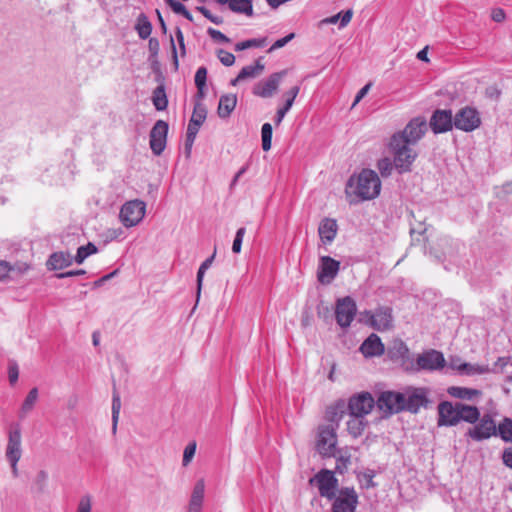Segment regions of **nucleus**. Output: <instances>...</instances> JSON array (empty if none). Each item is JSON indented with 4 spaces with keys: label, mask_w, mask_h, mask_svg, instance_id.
I'll list each match as a JSON object with an SVG mask.
<instances>
[{
    "label": "nucleus",
    "mask_w": 512,
    "mask_h": 512,
    "mask_svg": "<svg viewBox=\"0 0 512 512\" xmlns=\"http://www.w3.org/2000/svg\"><path fill=\"white\" fill-rule=\"evenodd\" d=\"M428 402L425 390L415 388L407 395L395 391L382 392L376 400V407L382 413L383 418H388L402 411L416 414L421 407H426Z\"/></svg>",
    "instance_id": "f257e3e1"
},
{
    "label": "nucleus",
    "mask_w": 512,
    "mask_h": 512,
    "mask_svg": "<svg viewBox=\"0 0 512 512\" xmlns=\"http://www.w3.org/2000/svg\"><path fill=\"white\" fill-rule=\"evenodd\" d=\"M381 191V180L378 174L371 169H362L360 173L349 177L345 193L355 196L358 200L367 201L375 199Z\"/></svg>",
    "instance_id": "f03ea898"
},
{
    "label": "nucleus",
    "mask_w": 512,
    "mask_h": 512,
    "mask_svg": "<svg viewBox=\"0 0 512 512\" xmlns=\"http://www.w3.org/2000/svg\"><path fill=\"white\" fill-rule=\"evenodd\" d=\"M400 135H392L389 142V150L393 155V163L396 170L402 174L411 171V166L418 153Z\"/></svg>",
    "instance_id": "7ed1b4c3"
},
{
    "label": "nucleus",
    "mask_w": 512,
    "mask_h": 512,
    "mask_svg": "<svg viewBox=\"0 0 512 512\" xmlns=\"http://www.w3.org/2000/svg\"><path fill=\"white\" fill-rule=\"evenodd\" d=\"M375 406L376 400L369 392L356 393L348 399V415L365 417Z\"/></svg>",
    "instance_id": "20e7f679"
},
{
    "label": "nucleus",
    "mask_w": 512,
    "mask_h": 512,
    "mask_svg": "<svg viewBox=\"0 0 512 512\" xmlns=\"http://www.w3.org/2000/svg\"><path fill=\"white\" fill-rule=\"evenodd\" d=\"M146 204L141 200L126 202L120 210V220L125 227H133L139 224L145 216Z\"/></svg>",
    "instance_id": "39448f33"
},
{
    "label": "nucleus",
    "mask_w": 512,
    "mask_h": 512,
    "mask_svg": "<svg viewBox=\"0 0 512 512\" xmlns=\"http://www.w3.org/2000/svg\"><path fill=\"white\" fill-rule=\"evenodd\" d=\"M481 125V117L476 108L465 106L454 115V127L464 132H472Z\"/></svg>",
    "instance_id": "423d86ee"
},
{
    "label": "nucleus",
    "mask_w": 512,
    "mask_h": 512,
    "mask_svg": "<svg viewBox=\"0 0 512 512\" xmlns=\"http://www.w3.org/2000/svg\"><path fill=\"white\" fill-rule=\"evenodd\" d=\"M309 482L311 485H317L319 494L322 497H325L328 500L335 498L338 480L332 471L322 469L313 478H311Z\"/></svg>",
    "instance_id": "0eeeda50"
},
{
    "label": "nucleus",
    "mask_w": 512,
    "mask_h": 512,
    "mask_svg": "<svg viewBox=\"0 0 512 512\" xmlns=\"http://www.w3.org/2000/svg\"><path fill=\"white\" fill-rule=\"evenodd\" d=\"M338 427L334 425L320 426L318 429L317 450L324 457H330L334 454Z\"/></svg>",
    "instance_id": "6e6552de"
},
{
    "label": "nucleus",
    "mask_w": 512,
    "mask_h": 512,
    "mask_svg": "<svg viewBox=\"0 0 512 512\" xmlns=\"http://www.w3.org/2000/svg\"><path fill=\"white\" fill-rule=\"evenodd\" d=\"M446 367L442 352L429 349L419 354L416 359V370L439 371Z\"/></svg>",
    "instance_id": "1a4fd4ad"
},
{
    "label": "nucleus",
    "mask_w": 512,
    "mask_h": 512,
    "mask_svg": "<svg viewBox=\"0 0 512 512\" xmlns=\"http://www.w3.org/2000/svg\"><path fill=\"white\" fill-rule=\"evenodd\" d=\"M332 500V512H355L358 495L354 488L344 487Z\"/></svg>",
    "instance_id": "9d476101"
},
{
    "label": "nucleus",
    "mask_w": 512,
    "mask_h": 512,
    "mask_svg": "<svg viewBox=\"0 0 512 512\" xmlns=\"http://www.w3.org/2000/svg\"><path fill=\"white\" fill-rule=\"evenodd\" d=\"M357 312L355 301L350 297L346 296L339 299L336 304L335 317L336 322L342 328H347L351 325L352 321Z\"/></svg>",
    "instance_id": "9b49d317"
},
{
    "label": "nucleus",
    "mask_w": 512,
    "mask_h": 512,
    "mask_svg": "<svg viewBox=\"0 0 512 512\" xmlns=\"http://www.w3.org/2000/svg\"><path fill=\"white\" fill-rule=\"evenodd\" d=\"M427 122L424 117H415L409 121L402 131L393 135H400L408 144L415 145L425 134Z\"/></svg>",
    "instance_id": "f8f14e48"
},
{
    "label": "nucleus",
    "mask_w": 512,
    "mask_h": 512,
    "mask_svg": "<svg viewBox=\"0 0 512 512\" xmlns=\"http://www.w3.org/2000/svg\"><path fill=\"white\" fill-rule=\"evenodd\" d=\"M386 355L392 362L399 364L405 369H408L409 365L413 366V363L410 361L409 348L401 339H394L390 342Z\"/></svg>",
    "instance_id": "ddd939ff"
},
{
    "label": "nucleus",
    "mask_w": 512,
    "mask_h": 512,
    "mask_svg": "<svg viewBox=\"0 0 512 512\" xmlns=\"http://www.w3.org/2000/svg\"><path fill=\"white\" fill-rule=\"evenodd\" d=\"M168 123L163 120H158L150 131V148L154 155L159 156L162 154L166 147Z\"/></svg>",
    "instance_id": "4468645a"
},
{
    "label": "nucleus",
    "mask_w": 512,
    "mask_h": 512,
    "mask_svg": "<svg viewBox=\"0 0 512 512\" xmlns=\"http://www.w3.org/2000/svg\"><path fill=\"white\" fill-rule=\"evenodd\" d=\"M287 74L286 70L271 74L266 80L258 82L253 88V94L262 98H270L278 90L282 78Z\"/></svg>",
    "instance_id": "2eb2a0df"
},
{
    "label": "nucleus",
    "mask_w": 512,
    "mask_h": 512,
    "mask_svg": "<svg viewBox=\"0 0 512 512\" xmlns=\"http://www.w3.org/2000/svg\"><path fill=\"white\" fill-rule=\"evenodd\" d=\"M340 270V262L330 256H321L317 270V279L321 284H330Z\"/></svg>",
    "instance_id": "dca6fc26"
},
{
    "label": "nucleus",
    "mask_w": 512,
    "mask_h": 512,
    "mask_svg": "<svg viewBox=\"0 0 512 512\" xmlns=\"http://www.w3.org/2000/svg\"><path fill=\"white\" fill-rule=\"evenodd\" d=\"M467 435L476 441L488 439L497 435V426L490 415H484L477 425L468 430Z\"/></svg>",
    "instance_id": "f3484780"
},
{
    "label": "nucleus",
    "mask_w": 512,
    "mask_h": 512,
    "mask_svg": "<svg viewBox=\"0 0 512 512\" xmlns=\"http://www.w3.org/2000/svg\"><path fill=\"white\" fill-rule=\"evenodd\" d=\"M459 405L458 403L452 404L449 401H443L438 405V421L437 425L441 426H455L459 423Z\"/></svg>",
    "instance_id": "a211bd4d"
},
{
    "label": "nucleus",
    "mask_w": 512,
    "mask_h": 512,
    "mask_svg": "<svg viewBox=\"0 0 512 512\" xmlns=\"http://www.w3.org/2000/svg\"><path fill=\"white\" fill-rule=\"evenodd\" d=\"M430 127L435 134L445 133L454 127V116L451 110L437 109L430 118Z\"/></svg>",
    "instance_id": "6ab92c4d"
},
{
    "label": "nucleus",
    "mask_w": 512,
    "mask_h": 512,
    "mask_svg": "<svg viewBox=\"0 0 512 512\" xmlns=\"http://www.w3.org/2000/svg\"><path fill=\"white\" fill-rule=\"evenodd\" d=\"M22 456L21 431L15 427L9 431L8 444L6 447V458L9 462H18Z\"/></svg>",
    "instance_id": "aec40b11"
},
{
    "label": "nucleus",
    "mask_w": 512,
    "mask_h": 512,
    "mask_svg": "<svg viewBox=\"0 0 512 512\" xmlns=\"http://www.w3.org/2000/svg\"><path fill=\"white\" fill-rule=\"evenodd\" d=\"M365 358L381 356L385 353V346L377 334L368 336L359 348Z\"/></svg>",
    "instance_id": "412c9836"
},
{
    "label": "nucleus",
    "mask_w": 512,
    "mask_h": 512,
    "mask_svg": "<svg viewBox=\"0 0 512 512\" xmlns=\"http://www.w3.org/2000/svg\"><path fill=\"white\" fill-rule=\"evenodd\" d=\"M392 309L389 307H380L376 309L371 316V325L379 331H385L392 327Z\"/></svg>",
    "instance_id": "4be33fe9"
},
{
    "label": "nucleus",
    "mask_w": 512,
    "mask_h": 512,
    "mask_svg": "<svg viewBox=\"0 0 512 512\" xmlns=\"http://www.w3.org/2000/svg\"><path fill=\"white\" fill-rule=\"evenodd\" d=\"M338 231V225L335 219L324 218L318 227V234L323 244H330L334 241Z\"/></svg>",
    "instance_id": "5701e85b"
},
{
    "label": "nucleus",
    "mask_w": 512,
    "mask_h": 512,
    "mask_svg": "<svg viewBox=\"0 0 512 512\" xmlns=\"http://www.w3.org/2000/svg\"><path fill=\"white\" fill-rule=\"evenodd\" d=\"M345 414H348L347 403L345 400L339 399L327 407L325 418L327 421L335 424L334 427H338Z\"/></svg>",
    "instance_id": "b1692460"
},
{
    "label": "nucleus",
    "mask_w": 512,
    "mask_h": 512,
    "mask_svg": "<svg viewBox=\"0 0 512 512\" xmlns=\"http://www.w3.org/2000/svg\"><path fill=\"white\" fill-rule=\"evenodd\" d=\"M74 258L68 252H54L47 260V268L49 270H62L72 265Z\"/></svg>",
    "instance_id": "393cba45"
},
{
    "label": "nucleus",
    "mask_w": 512,
    "mask_h": 512,
    "mask_svg": "<svg viewBox=\"0 0 512 512\" xmlns=\"http://www.w3.org/2000/svg\"><path fill=\"white\" fill-rule=\"evenodd\" d=\"M299 91H300V86L295 85L283 94V97L285 98V104L283 105V107H281L277 110L276 117H275L276 125H280V123L282 122V120L285 117V115L287 114V112L291 109V107L294 103V100L297 97Z\"/></svg>",
    "instance_id": "a878e982"
},
{
    "label": "nucleus",
    "mask_w": 512,
    "mask_h": 512,
    "mask_svg": "<svg viewBox=\"0 0 512 512\" xmlns=\"http://www.w3.org/2000/svg\"><path fill=\"white\" fill-rule=\"evenodd\" d=\"M368 424L369 422L365 417L349 416L346 422V429L352 438L357 439L362 436Z\"/></svg>",
    "instance_id": "bb28decb"
},
{
    "label": "nucleus",
    "mask_w": 512,
    "mask_h": 512,
    "mask_svg": "<svg viewBox=\"0 0 512 512\" xmlns=\"http://www.w3.org/2000/svg\"><path fill=\"white\" fill-rule=\"evenodd\" d=\"M204 492H205L204 480H202V479L198 480L193 488L188 512H200V510L202 508L203 499H204Z\"/></svg>",
    "instance_id": "cd10ccee"
},
{
    "label": "nucleus",
    "mask_w": 512,
    "mask_h": 512,
    "mask_svg": "<svg viewBox=\"0 0 512 512\" xmlns=\"http://www.w3.org/2000/svg\"><path fill=\"white\" fill-rule=\"evenodd\" d=\"M237 104V96L234 94H225L220 97L218 105V115L220 118H227L233 112Z\"/></svg>",
    "instance_id": "c85d7f7f"
},
{
    "label": "nucleus",
    "mask_w": 512,
    "mask_h": 512,
    "mask_svg": "<svg viewBox=\"0 0 512 512\" xmlns=\"http://www.w3.org/2000/svg\"><path fill=\"white\" fill-rule=\"evenodd\" d=\"M264 69V65L260 63V61H257L256 64L245 66L241 69L239 74L236 78L231 80V85L235 86L238 82L246 79V78H253L257 76L259 73H261Z\"/></svg>",
    "instance_id": "c756f323"
},
{
    "label": "nucleus",
    "mask_w": 512,
    "mask_h": 512,
    "mask_svg": "<svg viewBox=\"0 0 512 512\" xmlns=\"http://www.w3.org/2000/svg\"><path fill=\"white\" fill-rule=\"evenodd\" d=\"M459 405V422L465 421L471 424L479 420L480 412L477 407L458 403Z\"/></svg>",
    "instance_id": "7c9ffc66"
},
{
    "label": "nucleus",
    "mask_w": 512,
    "mask_h": 512,
    "mask_svg": "<svg viewBox=\"0 0 512 512\" xmlns=\"http://www.w3.org/2000/svg\"><path fill=\"white\" fill-rule=\"evenodd\" d=\"M135 30L141 39H147L151 35L152 23L144 13L139 14L137 17Z\"/></svg>",
    "instance_id": "2f4dec72"
},
{
    "label": "nucleus",
    "mask_w": 512,
    "mask_h": 512,
    "mask_svg": "<svg viewBox=\"0 0 512 512\" xmlns=\"http://www.w3.org/2000/svg\"><path fill=\"white\" fill-rule=\"evenodd\" d=\"M226 4H228V7L232 12L245 14L247 16L253 15L251 0H229Z\"/></svg>",
    "instance_id": "473e14b6"
},
{
    "label": "nucleus",
    "mask_w": 512,
    "mask_h": 512,
    "mask_svg": "<svg viewBox=\"0 0 512 512\" xmlns=\"http://www.w3.org/2000/svg\"><path fill=\"white\" fill-rule=\"evenodd\" d=\"M448 393L459 399L471 400L474 397L480 394V391L477 389H470L463 386H450L448 389Z\"/></svg>",
    "instance_id": "72a5a7b5"
},
{
    "label": "nucleus",
    "mask_w": 512,
    "mask_h": 512,
    "mask_svg": "<svg viewBox=\"0 0 512 512\" xmlns=\"http://www.w3.org/2000/svg\"><path fill=\"white\" fill-rule=\"evenodd\" d=\"M152 101H153V104H154L156 110H158V111H162L167 108L168 99H167V96L165 93V88L163 85L158 86L153 91Z\"/></svg>",
    "instance_id": "f704fd0d"
},
{
    "label": "nucleus",
    "mask_w": 512,
    "mask_h": 512,
    "mask_svg": "<svg viewBox=\"0 0 512 512\" xmlns=\"http://www.w3.org/2000/svg\"><path fill=\"white\" fill-rule=\"evenodd\" d=\"M497 435L505 442L512 443V419L505 417L497 426Z\"/></svg>",
    "instance_id": "c9c22d12"
},
{
    "label": "nucleus",
    "mask_w": 512,
    "mask_h": 512,
    "mask_svg": "<svg viewBox=\"0 0 512 512\" xmlns=\"http://www.w3.org/2000/svg\"><path fill=\"white\" fill-rule=\"evenodd\" d=\"M121 409V398L120 394L116 388L113 389V397H112V431L116 432L117 423L119 419Z\"/></svg>",
    "instance_id": "e433bc0d"
},
{
    "label": "nucleus",
    "mask_w": 512,
    "mask_h": 512,
    "mask_svg": "<svg viewBox=\"0 0 512 512\" xmlns=\"http://www.w3.org/2000/svg\"><path fill=\"white\" fill-rule=\"evenodd\" d=\"M38 399V389L34 387L26 396L20 411V417H25L34 407Z\"/></svg>",
    "instance_id": "4c0bfd02"
},
{
    "label": "nucleus",
    "mask_w": 512,
    "mask_h": 512,
    "mask_svg": "<svg viewBox=\"0 0 512 512\" xmlns=\"http://www.w3.org/2000/svg\"><path fill=\"white\" fill-rule=\"evenodd\" d=\"M97 251H98L97 247L93 243L89 242L86 245L80 246L77 249V253H76V256L74 257V261L77 264H81L84 262V260L87 257H89L92 254L97 253Z\"/></svg>",
    "instance_id": "58836bf2"
},
{
    "label": "nucleus",
    "mask_w": 512,
    "mask_h": 512,
    "mask_svg": "<svg viewBox=\"0 0 512 512\" xmlns=\"http://www.w3.org/2000/svg\"><path fill=\"white\" fill-rule=\"evenodd\" d=\"M460 375H480L488 372L489 368L485 365L471 364L464 362L461 366Z\"/></svg>",
    "instance_id": "ea45409f"
},
{
    "label": "nucleus",
    "mask_w": 512,
    "mask_h": 512,
    "mask_svg": "<svg viewBox=\"0 0 512 512\" xmlns=\"http://www.w3.org/2000/svg\"><path fill=\"white\" fill-rule=\"evenodd\" d=\"M207 117V109L204 104L201 102H195L194 109L192 116L190 118V121L193 122V124H199L202 125Z\"/></svg>",
    "instance_id": "a19ab883"
},
{
    "label": "nucleus",
    "mask_w": 512,
    "mask_h": 512,
    "mask_svg": "<svg viewBox=\"0 0 512 512\" xmlns=\"http://www.w3.org/2000/svg\"><path fill=\"white\" fill-rule=\"evenodd\" d=\"M272 134V125L270 123H264L261 128L262 149L264 151H269L271 149Z\"/></svg>",
    "instance_id": "79ce46f5"
},
{
    "label": "nucleus",
    "mask_w": 512,
    "mask_h": 512,
    "mask_svg": "<svg viewBox=\"0 0 512 512\" xmlns=\"http://www.w3.org/2000/svg\"><path fill=\"white\" fill-rule=\"evenodd\" d=\"M167 5L170 6V8L175 12L176 14H180L183 17H185L190 22L193 21L192 14L187 10V8L181 3L176 0H164Z\"/></svg>",
    "instance_id": "37998d69"
},
{
    "label": "nucleus",
    "mask_w": 512,
    "mask_h": 512,
    "mask_svg": "<svg viewBox=\"0 0 512 512\" xmlns=\"http://www.w3.org/2000/svg\"><path fill=\"white\" fill-rule=\"evenodd\" d=\"M215 257V253L207 258L199 267L198 273H197V296H200V291L202 287L203 277L206 272V270L211 266L213 260Z\"/></svg>",
    "instance_id": "c03bdc74"
},
{
    "label": "nucleus",
    "mask_w": 512,
    "mask_h": 512,
    "mask_svg": "<svg viewBox=\"0 0 512 512\" xmlns=\"http://www.w3.org/2000/svg\"><path fill=\"white\" fill-rule=\"evenodd\" d=\"M377 169L379 170L382 177H388L391 175L394 163L388 157L381 158L377 161Z\"/></svg>",
    "instance_id": "a18cd8bd"
},
{
    "label": "nucleus",
    "mask_w": 512,
    "mask_h": 512,
    "mask_svg": "<svg viewBox=\"0 0 512 512\" xmlns=\"http://www.w3.org/2000/svg\"><path fill=\"white\" fill-rule=\"evenodd\" d=\"M265 44L264 39H248L242 42H238L235 45L236 51H243L249 48H261Z\"/></svg>",
    "instance_id": "49530a36"
},
{
    "label": "nucleus",
    "mask_w": 512,
    "mask_h": 512,
    "mask_svg": "<svg viewBox=\"0 0 512 512\" xmlns=\"http://www.w3.org/2000/svg\"><path fill=\"white\" fill-rule=\"evenodd\" d=\"M30 269V265L26 262L11 263V278L19 277Z\"/></svg>",
    "instance_id": "de8ad7c7"
},
{
    "label": "nucleus",
    "mask_w": 512,
    "mask_h": 512,
    "mask_svg": "<svg viewBox=\"0 0 512 512\" xmlns=\"http://www.w3.org/2000/svg\"><path fill=\"white\" fill-rule=\"evenodd\" d=\"M217 56L224 66H232L235 62V56L223 49L218 50Z\"/></svg>",
    "instance_id": "09e8293b"
},
{
    "label": "nucleus",
    "mask_w": 512,
    "mask_h": 512,
    "mask_svg": "<svg viewBox=\"0 0 512 512\" xmlns=\"http://www.w3.org/2000/svg\"><path fill=\"white\" fill-rule=\"evenodd\" d=\"M195 452H196V443L195 442L189 443L185 447L184 453H183V460H182L184 466H187L191 462L192 458L195 455Z\"/></svg>",
    "instance_id": "8fccbe9b"
},
{
    "label": "nucleus",
    "mask_w": 512,
    "mask_h": 512,
    "mask_svg": "<svg viewBox=\"0 0 512 512\" xmlns=\"http://www.w3.org/2000/svg\"><path fill=\"white\" fill-rule=\"evenodd\" d=\"M246 233V229L244 227H241L237 230L233 245H232V251L234 253H239L241 251L242 241L243 237Z\"/></svg>",
    "instance_id": "3c124183"
},
{
    "label": "nucleus",
    "mask_w": 512,
    "mask_h": 512,
    "mask_svg": "<svg viewBox=\"0 0 512 512\" xmlns=\"http://www.w3.org/2000/svg\"><path fill=\"white\" fill-rule=\"evenodd\" d=\"M206 80H207V68L204 66H201L197 69L195 73V86H206Z\"/></svg>",
    "instance_id": "603ef678"
},
{
    "label": "nucleus",
    "mask_w": 512,
    "mask_h": 512,
    "mask_svg": "<svg viewBox=\"0 0 512 512\" xmlns=\"http://www.w3.org/2000/svg\"><path fill=\"white\" fill-rule=\"evenodd\" d=\"M19 377L18 365L15 361H10L8 364V378L11 384L17 382Z\"/></svg>",
    "instance_id": "864d4df0"
},
{
    "label": "nucleus",
    "mask_w": 512,
    "mask_h": 512,
    "mask_svg": "<svg viewBox=\"0 0 512 512\" xmlns=\"http://www.w3.org/2000/svg\"><path fill=\"white\" fill-rule=\"evenodd\" d=\"M207 33L215 41H219L222 43L230 42V39L226 35H224L221 31L216 30L214 28H208Z\"/></svg>",
    "instance_id": "5fc2aeb1"
},
{
    "label": "nucleus",
    "mask_w": 512,
    "mask_h": 512,
    "mask_svg": "<svg viewBox=\"0 0 512 512\" xmlns=\"http://www.w3.org/2000/svg\"><path fill=\"white\" fill-rule=\"evenodd\" d=\"M11 278V263L0 260V280Z\"/></svg>",
    "instance_id": "6e6d98bb"
},
{
    "label": "nucleus",
    "mask_w": 512,
    "mask_h": 512,
    "mask_svg": "<svg viewBox=\"0 0 512 512\" xmlns=\"http://www.w3.org/2000/svg\"><path fill=\"white\" fill-rule=\"evenodd\" d=\"M77 512H91V498L90 496H83L77 507Z\"/></svg>",
    "instance_id": "4d7b16f0"
},
{
    "label": "nucleus",
    "mask_w": 512,
    "mask_h": 512,
    "mask_svg": "<svg viewBox=\"0 0 512 512\" xmlns=\"http://www.w3.org/2000/svg\"><path fill=\"white\" fill-rule=\"evenodd\" d=\"M148 50L151 57H157L159 50H160V44L158 39L156 38H150L148 41Z\"/></svg>",
    "instance_id": "13d9d810"
},
{
    "label": "nucleus",
    "mask_w": 512,
    "mask_h": 512,
    "mask_svg": "<svg viewBox=\"0 0 512 512\" xmlns=\"http://www.w3.org/2000/svg\"><path fill=\"white\" fill-rule=\"evenodd\" d=\"M175 35H176V39H177V42H178V45H179V48L181 51V56H185L186 55V47H185V43H184V35H183L182 30L179 27L176 28Z\"/></svg>",
    "instance_id": "bf43d9fd"
},
{
    "label": "nucleus",
    "mask_w": 512,
    "mask_h": 512,
    "mask_svg": "<svg viewBox=\"0 0 512 512\" xmlns=\"http://www.w3.org/2000/svg\"><path fill=\"white\" fill-rule=\"evenodd\" d=\"M294 38V33H290L287 36L280 38L276 40L273 45L271 46V50H275L278 48H282L285 46L289 41H291Z\"/></svg>",
    "instance_id": "052dcab7"
},
{
    "label": "nucleus",
    "mask_w": 512,
    "mask_h": 512,
    "mask_svg": "<svg viewBox=\"0 0 512 512\" xmlns=\"http://www.w3.org/2000/svg\"><path fill=\"white\" fill-rule=\"evenodd\" d=\"M84 274H86V271L83 269H79V270H71V271H67V272L58 273V274H56V277L58 279H64V278L80 276V275H84Z\"/></svg>",
    "instance_id": "680f3d73"
},
{
    "label": "nucleus",
    "mask_w": 512,
    "mask_h": 512,
    "mask_svg": "<svg viewBox=\"0 0 512 512\" xmlns=\"http://www.w3.org/2000/svg\"><path fill=\"white\" fill-rule=\"evenodd\" d=\"M340 27L343 28L348 25V23L351 21L353 12L352 10H346L345 12H340Z\"/></svg>",
    "instance_id": "e2e57ef3"
},
{
    "label": "nucleus",
    "mask_w": 512,
    "mask_h": 512,
    "mask_svg": "<svg viewBox=\"0 0 512 512\" xmlns=\"http://www.w3.org/2000/svg\"><path fill=\"white\" fill-rule=\"evenodd\" d=\"M491 17L495 22H502L505 19V12L501 8H495L492 10Z\"/></svg>",
    "instance_id": "0e129e2a"
},
{
    "label": "nucleus",
    "mask_w": 512,
    "mask_h": 512,
    "mask_svg": "<svg viewBox=\"0 0 512 512\" xmlns=\"http://www.w3.org/2000/svg\"><path fill=\"white\" fill-rule=\"evenodd\" d=\"M464 362H462V360L460 358H451L449 363H448V368L456 371L458 374H460V371H461V365L463 364Z\"/></svg>",
    "instance_id": "69168bd1"
},
{
    "label": "nucleus",
    "mask_w": 512,
    "mask_h": 512,
    "mask_svg": "<svg viewBox=\"0 0 512 512\" xmlns=\"http://www.w3.org/2000/svg\"><path fill=\"white\" fill-rule=\"evenodd\" d=\"M370 87L371 83H368L358 91L352 105L353 107L368 93Z\"/></svg>",
    "instance_id": "338daca9"
},
{
    "label": "nucleus",
    "mask_w": 512,
    "mask_h": 512,
    "mask_svg": "<svg viewBox=\"0 0 512 512\" xmlns=\"http://www.w3.org/2000/svg\"><path fill=\"white\" fill-rule=\"evenodd\" d=\"M503 462L506 466L512 468V448L504 451Z\"/></svg>",
    "instance_id": "774afa93"
}]
</instances>
